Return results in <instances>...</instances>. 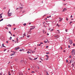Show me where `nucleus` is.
I'll use <instances>...</instances> for the list:
<instances>
[{
    "label": "nucleus",
    "instance_id": "f257e3e1",
    "mask_svg": "<svg viewBox=\"0 0 75 75\" xmlns=\"http://www.w3.org/2000/svg\"><path fill=\"white\" fill-rule=\"evenodd\" d=\"M72 52H73V53H71V54L73 55V56H74V55H75V50L74 49H73L71 51V53H72Z\"/></svg>",
    "mask_w": 75,
    "mask_h": 75
},
{
    "label": "nucleus",
    "instance_id": "f03ea898",
    "mask_svg": "<svg viewBox=\"0 0 75 75\" xmlns=\"http://www.w3.org/2000/svg\"><path fill=\"white\" fill-rule=\"evenodd\" d=\"M30 27H32V28H30V31H31V30H33V29H34V28H35V26H31Z\"/></svg>",
    "mask_w": 75,
    "mask_h": 75
},
{
    "label": "nucleus",
    "instance_id": "7ed1b4c3",
    "mask_svg": "<svg viewBox=\"0 0 75 75\" xmlns=\"http://www.w3.org/2000/svg\"><path fill=\"white\" fill-rule=\"evenodd\" d=\"M8 16H9V17H10V16H11V14H12V13H9V12H8Z\"/></svg>",
    "mask_w": 75,
    "mask_h": 75
},
{
    "label": "nucleus",
    "instance_id": "20e7f679",
    "mask_svg": "<svg viewBox=\"0 0 75 75\" xmlns=\"http://www.w3.org/2000/svg\"><path fill=\"white\" fill-rule=\"evenodd\" d=\"M69 44H70L71 45L72 44L73 42H72V40H69Z\"/></svg>",
    "mask_w": 75,
    "mask_h": 75
},
{
    "label": "nucleus",
    "instance_id": "39448f33",
    "mask_svg": "<svg viewBox=\"0 0 75 75\" xmlns=\"http://www.w3.org/2000/svg\"><path fill=\"white\" fill-rule=\"evenodd\" d=\"M66 10H67V8H65L63 9V10L62 11L64 12V11H65Z\"/></svg>",
    "mask_w": 75,
    "mask_h": 75
},
{
    "label": "nucleus",
    "instance_id": "423d86ee",
    "mask_svg": "<svg viewBox=\"0 0 75 75\" xmlns=\"http://www.w3.org/2000/svg\"><path fill=\"white\" fill-rule=\"evenodd\" d=\"M47 42H48V39H46V41H44V42H45V43H47Z\"/></svg>",
    "mask_w": 75,
    "mask_h": 75
},
{
    "label": "nucleus",
    "instance_id": "0eeeda50",
    "mask_svg": "<svg viewBox=\"0 0 75 75\" xmlns=\"http://www.w3.org/2000/svg\"><path fill=\"white\" fill-rule=\"evenodd\" d=\"M19 75H22L23 73H21V72H20L19 73Z\"/></svg>",
    "mask_w": 75,
    "mask_h": 75
},
{
    "label": "nucleus",
    "instance_id": "6e6552de",
    "mask_svg": "<svg viewBox=\"0 0 75 75\" xmlns=\"http://www.w3.org/2000/svg\"><path fill=\"white\" fill-rule=\"evenodd\" d=\"M59 37V36L58 35H57V37L56 38V39H57V38H58Z\"/></svg>",
    "mask_w": 75,
    "mask_h": 75
},
{
    "label": "nucleus",
    "instance_id": "1a4fd4ad",
    "mask_svg": "<svg viewBox=\"0 0 75 75\" xmlns=\"http://www.w3.org/2000/svg\"><path fill=\"white\" fill-rule=\"evenodd\" d=\"M49 30H50L51 31H53L54 30V29H51V28H50V29H49Z\"/></svg>",
    "mask_w": 75,
    "mask_h": 75
},
{
    "label": "nucleus",
    "instance_id": "9d476101",
    "mask_svg": "<svg viewBox=\"0 0 75 75\" xmlns=\"http://www.w3.org/2000/svg\"><path fill=\"white\" fill-rule=\"evenodd\" d=\"M15 55V53H12L11 55V56H12V55Z\"/></svg>",
    "mask_w": 75,
    "mask_h": 75
},
{
    "label": "nucleus",
    "instance_id": "9b49d317",
    "mask_svg": "<svg viewBox=\"0 0 75 75\" xmlns=\"http://www.w3.org/2000/svg\"><path fill=\"white\" fill-rule=\"evenodd\" d=\"M23 35L24 36H23V38L24 36H25V33H24V34H23Z\"/></svg>",
    "mask_w": 75,
    "mask_h": 75
},
{
    "label": "nucleus",
    "instance_id": "f8f14e48",
    "mask_svg": "<svg viewBox=\"0 0 75 75\" xmlns=\"http://www.w3.org/2000/svg\"><path fill=\"white\" fill-rule=\"evenodd\" d=\"M29 59H30V60H31V61H33V59H32L31 58L29 57Z\"/></svg>",
    "mask_w": 75,
    "mask_h": 75
},
{
    "label": "nucleus",
    "instance_id": "ddd939ff",
    "mask_svg": "<svg viewBox=\"0 0 75 75\" xmlns=\"http://www.w3.org/2000/svg\"><path fill=\"white\" fill-rule=\"evenodd\" d=\"M43 33H44V34H45V33H46V31H44V30H43Z\"/></svg>",
    "mask_w": 75,
    "mask_h": 75
},
{
    "label": "nucleus",
    "instance_id": "4468645a",
    "mask_svg": "<svg viewBox=\"0 0 75 75\" xmlns=\"http://www.w3.org/2000/svg\"><path fill=\"white\" fill-rule=\"evenodd\" d=\"M46 57H47V58H49V56L48 55H46Z\"/></svg>",
    "mask_w": 75,
    "mask_h": 75
},
{
    "label": "nucleus",
    "instance_id": "2eb2a0df",
    "mask_svg": "<svg viewBox=\"0 0 75 75\" xmlns=\"http://www.w3.org/2000/svg\"><path fill=\"white\" fill-rule=\"evenodd\" d=\"M20 62H24V61H23V60H21L20 61Z\"/></svg>",
    "mask_w": 75,
    "mask_h": 75
},
{
    "label": "nucleus",
    "instance_id": "dca6fc26",
    "mask_svg": "<svg viewBox=\"0 0 75 75\" xmlns=\"http://www.w3.org/2000/svg\"><path fill=\"white\" fill-rule=\"evenodd\" d=\"M23 51H24V50L23 49H22V50H20V51L21 52L23 51Z\"/></svg>",
    "mask_w": 75,
    "mask_h": 75
},
{
    "label": "nucleus",
    "instance_id": "f3484780",
    "mask_svg": "<svg viewBox=\"0 0 75 75\" xmlns=\"http://www.w3.org/2000/svg\"><path fill=\"white\" fill-rule=\"evenodd\" d=\"M2 45V47H6V46H5L4 45V44H3Z\"/></svg>",
    "mask_w": 75,
    "mask_h": 75
},
{
    "label": "nucleus",
    "instance_id": "a211bd4d",
    "mask_svg": "<svg viewBox=\"0 0 75 75\" xmlns=\"http://www.w3.org/2000/svg\"><path fill=\"white\" fill-rule=\"evenodd\" d=\"M62 18L61 19H60L59 20V21L60 22H61V21H62Z\"/></svg>",
    "mask_w": 75,
    "mask_h": 75
},
{
    "label": "nucleus",
    "instance_id": "6ab92c4d",
    "mask_svg": "<svg viewBox=\"0 0 75 75\" xmlns=\"http://www.w3.org/2000/svg\"><path fill=\"white\" fill-rule=\"evenodd\" d=\"M37 59V57L33 59L34 60H36Z\"/></svg>",
    "mask_w": 75,
    "mask_h": 75
},
{
    "label": "nucleus",
    "instance_id": "aec40b11",
    "mask_svg": "<svg viewBox=\"0 0 75 75\" xmlns=\"http://www.w3.org/2000/svg\"><path fill=\"white\" fill-rule=\"evenodd\" d=\"M45 21H47V18H45Z\"/></svg>",
    "mask_w": 75,
    "mask_h": 75
},
{
    "label": "nucleus",
    "instance_id": "412c9836",
    "mask_svg": "<svg viewBox=\"0 0 75 75\" xmlns=\"http://www.w3.org/2000/svg\"><path fill=\"white\" fill-rule=\"evenodd\" d=\"M25 12V11H24L22 12V13H24Z\"/></svg>",
    "mask_w": 75,
    "mask_h": 75
},
{
    "label": "nucleus",
    "instance_id": "4be33fe9",
    "mask_svg": "<svg viewBox=\"0 0 75 75\" xmlns=\"http://www.w3.org/2000/svg\"><path fill=\"white\" fill-rule=\"evenodd\" d=\"M12 38V37H11L9 39L10 40H11Z\"/></svg>",
    "mask_w": 75,
    "mask_h": 75
},
{
    "label": "nucleus",
    "instance_id": "5701e85b",
    "mask_svg": "<svg viewBox=\"0 0 75 75\" xmlns=\"http://www.w3.org/2000/svg\"><path fill=\"white\" fill-rule=\"evenodd\" d=\"M17 41L18 42V38H17Z\"/></svg>",
    "mask_w": 75,
    "mask_h": 75
},
{
    "label": "nucleus",
    "instance_id": "b1692460",
    "mask_svg": "<svg viewBox=\"0 0 75 75\" xmlns=\"http://www.w3.org/2000/svg\"><path fill=\"white\" fill-rule=\"evenodd\" d=\"M20 8L21 9H23V7H20Z\"/></svg>",
    "mask_w": 75,
    "mask_h": 75
},
{
    "label": "nucleus",
    "instance_id": "393cba45",
    "mask_svg": "<svg viewBox=\"0 0 75 75\" xmlns=\"http://www.w3.org/2000/svg\"><path fill=\"white\" fill-rule=\"evenodd\" d=\"M23 25H24V26H25V25H26V23H24L23 24Z\"/></svg>",
    "mask_w": 75,
    "mask_h": 75
},
{
    "label": "nucleus",
    "instance_id": "a878e982",
    "mask_svg": "<svg viewBox=\"0 0 75 75\" xmlns=\"http://www.w3.org/2000/svg\"><path fill=\"white\" fill-rule=\"evenodd\" d=\"M46 54H50V53L49 52H46Z\"/></svg>",
    "mask_w": 75,
    "mask_h": 75
},
{
    "label": "nucleus",
    "instance_id": "bb28decb",
    "mask_svg": "<svg viewBox=\"0 0 75 75\" xmlns=\"http://www.w3.org/2000/svg\"><path fill=\"white\" fill-rule=\"evenodd\" d=\"M71 23H72V21H70V24H71Z\"/></svg>",
    "mask_w": 75,
    "mask_h": 75
},
{
    "label": "nucleus",
    "instance_id": "cd10ccee",
    "mask_svg": "<svg viewBox=\"0 0 75 75\" xmlns=\"http://www.w3.org/2000/svg\"><path fill=\"white\" fill-rule=\"evenodd\" d=\"M27 53H28V54H29V53H30V51H28L27 52Z\"/></svg>",
    "mask_w": 75,
    "mask_h": 75
},
{
    "label": "nucleus",
    "instance_id": "c85d7f7f",
    "mask_svg": "<svg viewBox=\"0 0 75 75\" xmlns=\"http://www.w3.org/2000/svg\"><path fill=\"white\" fill-rule=\"evenodd\" d=\"M69 58H71V56H70L69 57Z\"/></svg>",
    "mask_w": 75,
    "mask_h": 75
},
{
    "label": "nucleus",
    "instance_id": "c756f323",
    "mask_svg": "<svg viewBox=\"0 0 75 75\" xmlns=\"http://www.w3.org/2000/svg\"><path fill=\"white\" fill-rule=\"evenodd\" d=\"M66 20H67V21H68V18H66Z\"/></svg>",
    "mask_w": 75,
    "mask_h": 75
},
{
    "label": "nucleus",
    "instance_id": "7c9ffc66",
    "mask_svg": "<svg viewBox=\"0 0 75 75\" xmlns=\"http://www.w3.org/2000/svg\"><path fill=\"white\" fill-rule=\"evenodd\" d=\"M9 33L10 34H11V32H10V31L9 32Z\"/></svg>",
    "mask_w": 75,
    "mask_h": 75
},
{
    "label": "nucleus",
    "instance_id": "2f4dec72",
    "mask_svg": "<svg viewBox=\"0 0 75 75\" xmlns=\"http://www.w3.org/2000/svg\"><path fill=\"white\" fill-rule=\"evenodd\" d=\"M57 36L56 35L54 36V37H55L56 38H57Z\"/></svg>",
    "mask_w": 75,
    "mask_h": 75
},
{
    "label": "nucleus",
    "instance_id": "473e14b6",
    "mask_svg": "<svg viewBox=\"0 0 75 75\" xmlns=\"http://www.w3.org/2000/svg\"><path fill=\"white\" fill-rule=\"evenodd\" d=\"M66 62L67 63L68 62V60H66Z\"/></svg>",
    "mask_w": 75,
    "mask_h": 75
},
{
    "label": "nucleus",
    "instance_id": "72a5a7b5",
    "mask_svg": "<svg viewBox=\"0 0 75 75\" xmlns=\"http://www.w3.org/2000/svg\"><path fill=\"white\" fill-rule=\"evenodd\" d=\"M57 31H58V33H60V32H59V30H57Z\"/></svg>",
    "mask_w": 75,
    "mask_h": 75
},
{
    "label": "nucleus",
    "instance_id": "f704fd0d",
    "mask_svg": "<svg viewBox=\"0 0 75 75\" xmlns=\"http://www.w3.org/2000/svg\"><path fill=\"white\" fill-rule=\"evenodd\" d=\"M65 31L66 32H67V31H68V30H67V29H66L65 30Z\"/></svg>",
    "mask_w": 75,
    "mask_h": 75
},
{
    "label": "nucleus",
    "instance_id": "c9c22d12",
    "mask_svg": "<svg viewBox=\"0 0 75 75\" xmlns=\"http://www.w3.org/2000/svg\"><path fill=\"white\" fill-rule=\"evenodd\" d=\"M0 18H2V16H0Z\"/></svg>",
    "mask_w": 75,
    "mask_h": 75
},
{
    "label": "nucleus",
    "instance_id": "e433bc0d",
    "mask_svg": "<svg viewBox=\"0 0 75 75\" xmlns=\"http://www.w3.org/2000/svg\"><path fill=\"white\" fill-rule=\"evenodd\" d=\"M35 51H33L32 52V53H34V52H35Z\"/></svg>",
    "mask_w": 75,
    "mask_h": 75
},
{
    "label": "nucleus",
    "instance_id": "4c0bfd02",
    "mask_svg": "<svg viewBox=\"0 0 75 75\" xmlns=\"http://www.w3.org/2000/svg\"><path fill=\"white\" fill-rule=\"evenodd\" d=\"M5 28H6V29H7V30H8V28L7 27Z\"/></svg>",
    "mask_w": 75,
    "mask_h": 75
},
{
    "label": "nucleus",
    "instance_id": "58836bf2",
    "mask_svg": "<svg viewBox=\"0 0 75 75\" xmlns=\"http://www.w3.org/2000/svg\"><path fill=\"white\" fill-rule=\"evenodd\" d=\"M32 73H34L35 72L34 71H32L31 72Z\"/></svg>",
    "mask_w": 75,
    "mask_h": 75
},
{
    "label": "nucleus",
    "instance_id": "ea45409f",
    "mask_svg": "<svg viewBox=\"0 0 75 75\" xmlns=\"http://www.w3.org/2000/svg\"><path fill=\"white\" fill-rule=\"evenodd\" d=\"M19 48H20V47H19L17 48V50H18V49H19Z\"/></svg>",
    "mask_w": 75,
    "mask_h": 75
},
{
    "label": "nucleus",
    "instance_id": "a19ab883",
    "mask_svg": "<svg viewBox=\"0 0 75 75\" xmlns=\"http://www.w3.org/2000/svg\"><path fill=\"white\" fill-rule=\"evenodd\" d=\"M2 14H3V13H1L0 14V16H1V15H2Z\"/></svg>",
    "mask_w": 75,
    "mask_h": 75
},
{
    "label": "nucleus",
    "instance_id": "79ce46f5",
    "mask_svg": "<svg viewBox=\"0 0 75 75\" xmlns=\"http://www.w3.org/2000/svg\"><path fill=\"white\" fill-rule=\"evenodd\" d=\"M73 46H75V43H74L73 44Z\"/></svg>",
    "mask_w": 75,
    "mask_h": 75
},
{
    "label": "nucleus",
    "instance_id": "37998d69",
    "mask_svg": "<svg viewBox=\"0 0 75 75\" xmlns=\"http://www.w3.org/2000/svg\"><path fill=\"white\" fill-rule=\"evenodd\" d=\"M68 48H70V46L69 45V46H68Z\"/></svg>",
    "mask_w": 75,
    "mask_h": 75
},
{
    "label": "nucleus",
    "instance_id": "c03bdc74",
    "mask_svg": "<svg viewBox=\"0 0 75 75\" xmlns=\"http://www.w3.org/2000/svg\"><path fill=\"white\" fill-rule=\"evenodd\" d=\"M46 73H47V75H49V74L48 73V72H46Z\"/></svg>",
    "mask_w": 75,
    "mask_h": 75
},
{
    "label": "nucleus",
    "instance_id": "a18cd8bd",
    "mask_svg": "<svg viewBox=\"0 0 75 75\" xmlns=\"http://www.w3.org/2000/svg\"><path fill=\"white\" fill-rule=\"evenodd\" d=\"M40 59L41 60V61H43V60L42 59H41V58H40Z\"/></svg>",
    "mask_w": 75,
    "mask_h": 75
},
{
    "label": "nucleus",
    "instance_id": "49530a36",
    "mask_svg": "<svg viewBox=\"0 0 75 75\" xmlns=\"http://www.w3.org/2000/svg\"><path fill=\"white\" fill-rule=\"evenodd\" d=\"M8 26H9V27H11V25H9Z\"/></svg>",
    "mask_w": 75,
    "mask_h": 75
},
{
    "label": "nucleus",
    "instance_id": "de8ad7c7",
    "mask_svg": "<svg viewBox=\"0 0 75 75\" xmlns=\"http://www.w3.org/2000/svg\"><path fill=\"white\" fill-rule=\"evenodd\" d=\"M6 43H7V44H8V41H6Z\"/></svg>",
    "mask_w": 75,
    "mask_h": 75
},
{
    "label": "nucleus",
    "instance_id": "09e8293b",
    "mask_svg": "<svg viewBox=\"0 0 75 75\" xmlns=\"http://www.w3.org/2000/svg\"><path fill=\"white\" fill-rule=\"evenodd\" d=\"M48 58H47L46 59V60H48Z\"/></svg>",
    "mask_w": 75,
    "mask_h": 75
},
{
    "label": "nucleus",
    "instance_id": "8fccbe9b",
    "mask_svg": "<svg viewBox=\"0 0 75 75\" xmlns=\"http://www.w3.org/2000/svg\"><path fill=\"white\" fill-rule=\"evenodd\" d=\"M6 8L5 7H4V8H3V9H6Z\"/></svg>",
    "mask_w": 75,
    "mask_h": 75
},
{
    "label": "nucleus",
    "instance_id": "3c124183",
    "mask_svg": "<svg viewBox=\"0 0 75 75\" xmlns=\"http://www.w3.org/2000/svg\"><path fill=\"white\" fill-rule=\"evenodd\" d=\"M18 8H17L16 9V10H19V9H18Z\"/></svg>",
    "mask_w": 75,
    "mask_h": 75
},
{
    "label": "nucleus",
    "instance_id": "603ef678",
    "mask_svg": "<svg viewBox=\"0 0 75 75\" xmlns=\"http://www.w3.org/2000/svg\"><path fill=\"white\" fill-rule=\"evenodd\" d=\"M3 19H2L1 20V21H3Z\"/></svg>",
    "mask_w": 75,
    "mask_h": 75
},
{
    "label": "nucleus",
    "instance_id": "864d4df0",
    "mask_svg": "<svg viewBox=\"0 0 75 75\" xmlns=\"http://www.w3.org/2000/svg\"><path fill=\"white\" fill-rule=\"evenodd\" d=\"M40 44H43V43L41 42H40Z\"/></svg>",
    "mask_w": 75,
    "mask_h": 75
},
{
    "label": "nucleus",
    "instance_id": "5fc2aeb1",
    "mask_svg": "<svg viewBox=\"0 0 75 75\" xmlns=\"http://www.w3.org/2000/svg\"><path fill=\"white\" fill-rule=\"evenodd\" d=\"M72 66H73V67H74V64H72Z\"/></svg>",
    "mask_w": 75,
    "mask_h": 75
},
{
    "label": "nucleus",
    "instance_id": "6e6d98bb",
    "mask_svg": "<svg viewBox=\"0 0 75 75\" xmlns=\"http://www.w3.org/2000/svg\"><path fill=\"white\" fill-rule=\"evenodd\" d=\"M11 72H13V70H11Z\"/></svg>",
    "mask_w": 75,
    "mask_h": 75
},
{
    "label": "nucleus",
    "instance_id": "4d7b16f0",
    "mask_svg": "<svg viewBox=\"0 0 75 75\" xmlns=\"http://www.w3.org/2000/svg\"><path fill=\"white\" fill-rule=\"evenodd\" d=\"M27 37H28V38H29V37H30V36L29 35H28L27 36Z\"/></svg>",
    "mask_w": 75,
    "mask_h": 75
},
{
    "label": "nucleus",
    "instance_id": "13d9d810",
    "mask_svg": "<svg viewBox=\"0 0 75 75\" xmlns=\"http://www.w3.org/2000/svg\"><path fill=\"white\" fill-rule=\"evenodd\" d=\"M2 73H1L0 74V75H2Z\"/></svg>",
    "mask_w": 75,
    "mask_h": 75
},
{
    "label": "nucleus",
    "instance_id": "bf43d9fd",
    "mask_svg": "<svg viewBox=\"0 0 75 75\" xmlns=\"http://www.w3.org/2000/svg\"><path fill=\"white\" fill-rule=\"evenodd\" d=\"M48 46H46V48H48Z\"/></svg>",
    "mask_w": 75,
    "mask_h": 75
},
{
    "label": "nucleus",
    "instance_id": "052dcab7",
    "mask_svg": "<svg viewBox=\"0 0 75 75\" xmlns=\"http://www.w3.org/2000/svg\"><path fill=\"white\" fill-rule=\"evenodd\" d=\"M13 37H15V35L14 34H13Z\"/></svg>",
    "mask_w": 75,
    "mask_h": 75
},
{
    "label": "nucleus",
    "instance_id": "680f3d73",
    "mask_svg": "<svg viewBox=\"0 0 75 75\" xmlns=\"http://www.w3.org/2000/svg\"><path fill=\"white\" fill-rule=\"evenodd\" d=\"M39 68H40V67H38V69H39Z\"/></svg>",
    "mask_w": 75,
    "mask_h": 75
},
{
    "label": "nucleus",
    "instance_id": "e2e57ef3",
    "mask_svg": "<svg viewBox=\"0 0 75 75\" xmlns=\"http://www.w3.org/2000/svg\"><path fill=\"white\" fill-rule=\"evenodd\" d=\"M15 50H17V48H15Z\"/></svg>",
    "mask_w": 75,
    "mask_h": 75
},
{
    "label": "nucleus",
    "instance_id": "0e129e2a",
    "mask_svg": "<svg viewBox=\"0 0 75 75\" xmlns=\"http://www.w3.org/2000/svg\"><path fill=\"white\" fill-rule=\"evenodd\" d=\"M39 46H41V44L39 45Z\"/></svg>",
    "mask_w": 75,
    "mask_h": 75
},
{
    "label": "nucleus",
    "instance_id": "69168bd1",
    "mask_svg": "<svg viewBox=\"0 0 75 75\" xmlns=\"http://www.w3.org/2000/svg\"><path fill=\"white\" fill-rule=\"evenodd\" d=\"M64 52H65V50H64L63 51Z\"/></svg>",
    "mask_w": 75,
    "mask_h": 75
},
{
    "label": "nucleus",
    "instance_id": "338daca9",
    "mask_svg": "<svg viewBox=\"0 0 75 75\" xmlns=\"http://www.w3.org/2000/svg\"><path fill=\"white\" fill-rule=\"evenodd\" d=\"M71 17H72V15L71 16Z\"/></svg>",
    "mask_w": 75,
    "mask_h": 75
},
{
    "label": "nucleus",
    "instance_id": "774afa93",
    "mask_svg": "<svg viewBox=\"0 0 75 75\" xmlns=\"http://www.w3.org/2000/svg\"><path fill=\"white\" fill-rule=\"evenodd\" d=\"M12 40V41H13V42L14 41V40Z\"/></svg>",
    "mask_w": 75,
    "mask_h": 75
}]
</instances>
